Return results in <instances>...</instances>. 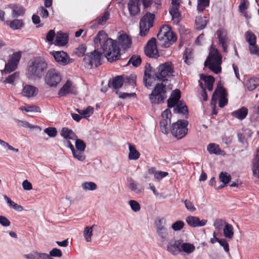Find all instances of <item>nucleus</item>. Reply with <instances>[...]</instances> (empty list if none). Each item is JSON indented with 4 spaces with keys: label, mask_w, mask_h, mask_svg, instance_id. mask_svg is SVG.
I'll list each match as a JSON object with an SVG mask.
<instances>
[{
    "label": "nucleus",
    "mask_w": 259,
    "mask_h": 259,
    "mask_svg": "<svg viewBox=\"0 0 259 259\" xmlns=\"http://www.w3.org/2000/svg\"><path fill=\"white\" fill-rule=\"evenodd\" d=\"M95 48L102 51L109 62H112L118 60L120 56V49L116 41L109 38L103 30L100 31L94 39ZM102 53L95 50L87 54L83 61L87 66L98 67L101 64Z\"/></svg>",
    "instance_id": "1"
},
{
    "label": "nucleus",
    "mask_w": 259,
    "mask_h": 259,
    "mask_svg": "<svg viewBox=\"0 0 259 259\" xmlns=\"http://www.w3.org/2000/svg\"><path fill=\"white\" fill-rule=\"evenodd\" d=\"M48 68V63L43 58L37 57L30 60L28 63L27 76L29 79H40Z\"/></svg>",
    "instance_id": "2"
},
{
    "label": "nucleus",
    "mask_w": 259,
    "mask_h": 259,
    "mask_svg": "<svg viewBox=\"0 0 259 259\" xmlns=\"http://www.w3.org/2000/svg\"><path fill=\"white\" fill-rule=\"evenodd\" d=\"M221 55L218 50L211 46L209 50V56L204 62V66L205 67L208 66L210 70L217 74L221 70Z\"/></svg>",
    "instance_id": "3"
},
{
    "label": "nucleus",
    "mask_w": 259,
    "mask_h": 259,
    "mask_svg": "<svg viewBox=\"0 0 259 259\" xmlns=\"http://www.w3.org/2000/svg\"><path fill=\"white\" fill-rule=\"evenodd\" d=\"M157 38L160 42V45L165 48L170 47L177 40L176 35L167 25L160 29L157 34Z\"/></svg>",
    "instance_id": "4"
},
{
    "label": "nucleus",
    "mask_w": 259,
    "mask_h": 259,
    "mask_svg": "<svg viewBox=\"0 0 259 259\" xmlns=\"http://www.w3.org/2000/svg\"><path fill=\"white\" fill-rule=\"evenodd\" d=\"M174 72V66L171 62H167L160 64L157 68V72L155 77L157 80L162 81L167 80L168 78L173 76Z\"/></svg>",
    "instance_id": "5"
},
{
    "label": "nucleus",
    "mask_w": 259,
    "mask_h": 259,
    "mask_svg": "<svg viewBox=\"0 0 259 259\" xmlns=\"http://www.w3.org/2000/svg\"><path fill=\"white\" fill-rule=\"evenodd\" d=\"M166 87L162 83L156 84L152 93L149 95V99L152 104L162 102L166 98Z\"/></svg>",
    "instance_id": "6"
},
{
    "label": "nucleus",
    "mask_w": 259,
    "mask_h": 259,
    "mask_svg": "<svg viewBox=\"0 0 259 259\" xmlns=\"http://www.w3.org/2000/svg\"><path fill=\"white\" fill-rule=\"evenodd\" d=\"M227 93L222 87H218L215 90L211 99V105L215 108L217 101L219 100V106L223 108L228 104Z\"/></svg>",
    "instance_id": "7"
},
{
    "label": "nucleus",
    "mask_w": 259,
    "mask_h": 259,
    "mask_svg": "<svg viewBox=\"0 0 259 259\" xmlns=\"http://www.w3.org/2000/svg\"><path fill=\"white\" fill-rule=\"evenodd\" d=\"M155 15L150 13H147L141 18L140 22V34L142 36L147 35L151 27L153 26Z\"/></svg>",
    "instance_id": "8"
},
{
    "label": "nucleus",
    "mask_w": 259,
    "mask_h": 259,
    "mask_svg": "<svg viewBox=\"0 0 259 259\" xmlns=\"http://www.w3.org/2000/svg\"><path fill=\"white\" fill-rule=\"evenodd\" d=\"M188 122L185 120H178L172 125L171 134L178 139L184 137L188 132L187 126Z\"/></svg>",
    "instance_id": "9"
},
{
    "label": "nucleus",
    "mask_w": 259,
    "mask_h": 259,
    "mask_svg": "<svg viewBox=\"0 0 259 259\" xmlns=\"http://www.w3.org/2000/svg\"><path fill=\"white\" fill-rule=\"evenodd\" d=\"M61 80V76L59 72L54 68L49 70L45 77L46 83L50 87H56Z\"/></svg>",
    "instance_id": "10"
},
{
    "label": "nucleus",
    "mask_w": 259,
    "mask_h": 259,
    "mask_svg": "<svg viewBox=\"0 0 259 259\" xmlns=\"http://www.w3.org/2000/svg\"><path fill=\"white\" fill-rule=\"evenodd\" d=\"M171 117V111L168 109L165 110L161 114V119L160 122V129L164 134H167L169 132Z\"/></svg>",
    "instance_id": "11"
},
{
    "label": "nucleus",
    "mask_w": 259,
    "mask_h": 259,
    "mask_svg": "<svg viewBox=\"0 0 259 259\" xmlns=\"http://www.w3.org/2000/svg\"><path fill=\"white\" fill-rule=\"evenodd\" d=\"M216 34L218 39L219 44L222 46L223 51L227 52L230 41L227 31L224 29H220L217 31Z\"/></svg>",
    "instance_id": "12"
},
{
    "label": "nucleus",
    "mask_w": 259,
    "mask_h": 259,
    "mask_svg": "<svg viewBox=\"0 0 259 259\" xmlns=\"http://www.w3.org/2000/svg\"><path fill=\"white\" fill-rule=\"evenodd\" d=\"M145 53L146 56L151 58H156L159 56L155 38H152L148 41L145 49Z\"/></svg>",
    "instance_id": "13"
},
{
    "label": "nucleus",
    "mask_w": 259,
    "mask_h": 259,
    "mask_svg": "<svg viewBox=\"0 0 259 259\" xmlns=\"http://www.w3.org/2000/svg\"><path fill=\"white\" fill-rule=\"evenodd\" d=\"M52 55L55 61L62 65H66L72 62V59L63 51L53 52Z\"/></svg>",
    "instance_id": "14"
},
{
    "label": "nucleus",
    "mask_w": 259,
    "mask_h": 259,
    "mask_svg": "<svg viewBox=\"0 0 259 259\" xmlns=\"http://www.w3.org/2000/svg\"><path fill=\"white\" fill-rule=\"evenodd\" d=\"M165 220L163 218L158 219L155 223L156 232L159 236L163 239H166L168 236L167 230L165 226Z\"/></svg>",
    "instance_id": "15"
},
{
    "label": "nucleus",
    "mask_w": 259,
    "mask_h": 259,
    "mask_svg": "<svg viewBox=\"0 0 259 259\" xmlns=\"http://www.w3.org/2000/svg\"><path fill=\"white\" fill-rule=\"evenodd\" d=\"M155 73H153L152 68L150 64L146 65L143 80L147 88H148L152 85V79H157V78L155 77Z\"/></svg>",
    "instance_id": "16"
},
{
    "label": "nucleus",
    "mask_w": 259,
    "mask_h": 259,
    "mask_svg": "<svg viewBox=\"0 0 259 259\" xmlns=\"http://www.w3.org/2000/svg\"><path fill=\"white\" fill-rule=\"evenodd\" d=\"M181 240H170L167 244V250L171 254L176 255L181 252Z\"/></svg>",
    "instance_id": "17"
},
{
    "label": "nucleus",
    "mask_w": 259,
    "mask_h": 259,
    "mask_svg": "<svg viewBox=\"0 0 259 259\" xmlns=\"http://www.w3.org/2000/svg\"><path fill=\"white\" fill-rule=\"evenodd\" d=\"M186 221L189 226L194 228L204 226L207 222L206 220H200L198 217L192 215L187 217Z\"/></svg>",
    "instance_id": "18"
},
{
    "label": "nucleus",
    "mask_w": 259,
    "mask_h": 259,
    "mask_svg": "<svg viewBox=\"0 0 259 259\" xmlns=\"http://www.w3.org/2000/svg\"><path fill=\"white\" fill-rule=\"evenodd\" d=\"M24 257L26 259H53L48 255V253L39 252L33 251L28 254H24Z\"/></svg>",
    "instance_id": "19"
},
{
    "label": "nucleus",
    "mask_w": 259,
    "mask_h": 259,
    "mask_svg": "<svg viewBox=\"0 0 259 259\" xmlns=\"http://www.w3.org/2000/svg\"><path fill=\"white\" fill-rule=\"evenodd\" d=\"M118 44L124 50L128 49L132 44L131 38L125 34H121L118 37Z\"/></svg>",
    "instance_id": "20"
},
{
    "label": "nucleus",
    "mask_w": 259,
    "mask_h": 259,
    "mask_svg": "<svg viewBox=\"0 0 259 259\" xmlns=\"http://www.w3.org/2000/svg\"><path fill=\"white\" fill-rule=\"evenodd\" d=\"M139 1V0H130L129 1L128 9L131 16H135L140 12Z\"/></svg>",
    "instance_id": "21"
},
{
    "label": "nucleus",
    "mask_w": 259,
    "mask_h": 259,
    "mask_svg": "<svg viewBox=\"0 0 259 259\" xmlns=\"http://www.w3.org/2000/svg\"><path fill=\"white\" fill-rule=\"evenodd\" d=\"M61 136L65 140H74L77 138L76 134L72 130L67 127H63L60 132Z\"/></svg>",
    "instance_id": "22"
},
{
    "label": "nucleus",
    "mask_w": 259,
    "mask_h": 259,
    "mask_svg": "<svg viewBox=\"0 0 259 259\" xmlns=\"http://www.w3.org/2000/svg\"><path fill=\"white\" fill-rule=\"evenodd\" d=\"M38 92L36 88L31 85H25L23 89L22 94L24 96L31 97L35 96Z\"/></svg>",
    "instance_id": "23"
},
{
    "label": "nucleus",
    "mask_w": 259,
    "mask_h": 259,
    "mask_svg": "<svg viewBox=\"0 0 259 259\" xmlns=\"http://www.w3.org/2000/svg\"><path fill=\"white\" fill-rule=\"evenodd\" d=\"M179 5L170 6L169 10V13L172 17V20L174 21V23L177 24L179 22L181 16L179 12Z\"/></svg>",
    "instance_id": "24"
},
{
    "label": "nucleus",
    "mask_w": 259,
    "mask_h": 259,
    "mask_svg": "<svg viewBox=\"0 0 259 259\" xmlns=\"http://www.w3.org/2000/svg\"><path fill=\"white\" fill-rule=\"evenodd\" d=\"M70 93H72V83L70 81L68 80L60 89L58 92V95L60 97H63Z\"/></svg>",
    "instance_id": "25"
},
{
    "label": "nucleus",
    "mask_w": 259,
    "mask_h": 259,
    "mask_svg": "<svg viewBox=\"0 0 259 259\" xmlns=\"http://www.w3.org/2000/svg\"><path fill=\"white\" fill-rule=\"evenodd\" d=\"M247 114L248 109L245 107H242L232 112L231 115L240 120H242L246 117Z\"/></svg>",
    "instance_id": "26"
},
{
    "label": "nucleus",
    "mask_w": 259,
    "mask_h": 259,
    "mask_svg": "<svg viewBox=\"0 0 259 259\" xmlns=\"http://www.w3.org/2000/svg\"><path fill=\"white\" fill-rule=\"evenodd\" d=\"M207 150L211 154L223 155L224 154V151L220 149L218 145L214 143L208 144L207 147Z\"/></svg>",
    "instance_id": "27"
},
{
    "label": "nucleus",
    "mask_w": 259,
    "mask_h": 259,
    "mask_svg": "<svg viewBox=\"0 0 259 259\" xmlns=\"http://www.w3.org/2000/svg\"><path fill=\"white\" fill-rule=\"evenodd\" d=\"M67 35L66 34L59 32L57 33L55 45L59 46L65 45L67 43Z\"/></svg>",
    "instance_id": "28"
},
{
    "label": "nucleus",
    "mask_w": 259,
    "mask_h": 259,
    "mask_svg": "<svg viewBox=\"0 0 259 259\" xmlns=\"http://www.w3.org/2000/svg\"><path fill=\"white\" fill-rule=\"evenodd\" d=\"M200 79L204 81L207 90L209 91H211L213 89L214 78L211 76H205L204 74H201Z\"/></svg>",
    "instance_id": "29"
},
{
    "label": "nucleus",
    "mask_w": 259,
    "mask_h": 259,
    "mask_svg": "<svg viewBox=\"0 0 259 259\" xmlns=\"http://www.w3.org/2000/svg\"><path fill=\"white\" fill-rule=\"evenodd\" d=\"M4 199L7 202L9 206L14 209L15 210L20 212L24 210L23 206L20 205L12 201L9 197H8L7 195H4L3 196Z\"/></svg>",
    "instance_id": "30"
},
{
    "label": "nucleus",
    "mask_w": 259,
    "mask_h": 259,
    "mask_svg": "<svg viewBox=\"0 0 259 259\" xmlns=\"http://www.w3.org/2000/svg\"><path fill=\"white\" fill-rule=\"evenodd\" d=\"M195 249V246L190 243H182L181 242V250L187 254H190L194 252Z\"/></svg>",
    "instance_id": "31"
},
{
    "label": "nucleus",
    "mask_w": 259,
    "mask_h": 259,
    "mask_svg": "<svg viewBox=\"0 0 259 259\" xmlns=\"http://www.w3.org/2000/svg\"><path fill=\"white\" fill-rule=\"evenodd\" d=\"M6 25H9L10 28L13 30H17L21 29L23 26V21L22 20L15 19L9 23L8 21H6Z\"/></svg>",
    "instance_id": "32"
},
{
    "label": "nucleus",
    "mask_w": 259,
    "mask_h": 259,
    "mask_svg": "<svg viewBox=\"0 0 259 259\" xmlns=\"http://www.w3.org/2000/svg\"><path fill=\"white\" fill-rule=\"evenodd\" d=\"M129 153L128 158L131 160H137L140 156V153L136 150L135 147L128 144Z\"/></svg>",
    "instance_id": "33"
},
{
    "label": "nucleus",
    "mask_w": 259,
    "mask_h": 259,
    "mask_svg": "<svg viewBox=\"0 0 259 259\" xmlns=\"http://www.w3.org/2000/svg\"><path fill=\"white\" fill-rule=\"evenodd\" d=\"M252 170L253 175L255 177L259 178V155H256L252 161Z\"/></svg>",
    "instance_id": "34"
},
{
    "label": "nucleus",
    "mask_w": 259,
    "mask_h": 259,
    "mask_svg": "<svg viewBox=\"0 0 259 259\" xmlns=\"http://www.w3.org/2000/svg\"><path fill=\"white\" fill-rule=\"evenodd\" d=\"M12 16L14 18L23 15L25 13V10L21 6L13 5L12 7Z\"/></svg>",
    "instance_id": "35"
},
{
    "label": "nucleus",
    "mask_w": 259,
    "mask_h": 259,
    "mask_svg": "<svg viewBox=\"0 0 259 259\" xmlns=\"http://www.w3.org/2000/svg\"><path fill=\"white\" fill-rule=\"evenodd\" d=\"M123 82V77L122 76H117L113 78L111 84L114 89H118L122 86Z\"/></svg>",
    "instance_id": "36"
},
{
    "label": "nucleus",
    "mask_w": 259,
    "mask_h": 259,
    "mask_svg": "<svg viewBox=\"0 0 259 259\" xmlns=\"http://www.w3.org/2000/svg\"><path fill=\"white\" fill-rule=\"evenodd\" d=\"M76 111L83 117L87 118L93 114L94 108L89 106L85 109H77Z\"/></svg>",
    "instance_id": "37"
},
{
    "label": "nucleus",
    "mask_w": 259,
    "mask_h": 259,
    "mask_svg": "<svg viewBox=\"0 0 259 259\" xmlns=\"http://www.w3.org/2000/svg\"><path fill=\"white\" fill-rule=\"evenodd\" d=\"M224 235L226 238L231 239L233 236V227L229 224H226L224 228Z\"/></svg>",
    "instance_id": "38"
},
{
    "label": "nucleus",
    "mask_w": 259,
    "mask_h": 259,
    "mask_svg": "<svg viewBox=\"0 0 259 259\" xmlns=\"http://www.w3.org/2000/svg\"><path fill=\"white\" fill-rule=\"evenodd\" d=\"M94 226V225L91 227L87 226L84 229L83 235L87 242H91L92 240Z\"/></svg>",
    "instance_id": "39"
},
{
    "label": "nucleus",
    "mask_w": 259,
    "mask_h": 259,
    "mask_svg": "<svg viewBox=\"0 0 259 259\" xmlns=\"http://www.w3.org/2000/svg\"><path fill=\"white\" fill-rule=\"evenodd\" d=\"M81 188L85 191H94L97 189V186L93 182H85L81 184Z\"/></svg>",
    "instance_id": "40"
},
{
    "label": "nucleus",
    "mask_w": 259,
    "mask_h": 259,
    "mask_svg": "<svg viewBox=\"0 0 259 259\" xmlns=\"http://www.w3.org/2000/svg\"><path fill=\"white\" fill-rule=\"evenodd\" d=\"M184 62L189 65L192 63L193 60V54L190 49H186L183 55Z\"/></svg>",
    "instance_id": "41"
},
{
    "label": "nucleus",
    "mask_w": 259,
    "mask_h": 259,
    "mask_svg": "<svg viewBox=\"0 0 259 259\" xmlns=\"http://www.w3.org/2000/svg\"><path fill=\"white\" fill-rule=\"evenodd\" d=\"M71 152L75 159L81 162H83L85 160L86 157L84 154V151L75 150L74 148Z\"/></svg>",
    "instance_id": "42"
},
{
    "label": "nucleus",
    "mask_w": 259,
    "mask_h": 259,
    "mask_svg": "<svg viewBox=\"0 0 259 259\" xmlns=\"http://www.w3.org/2000/svg\"><path fill=\"white\" fill-rule=\"evenodd\" d=\"M174 111L175 113L185 114L188 113V109L186 105L184 103L180 102L174 108Z\"/></svg>",
    "instance_id": "43"
},
{
    "label": "nucleus",
    "mask_w": 259,
    "mask_h": 259,
    "mask_svg": "<svg viewBox=\"0 0 259 259\" xmlns=\"http://www.w3.org/2000/svg\"><path fill=\"white\" fill-rule=\"evenodd\" d=\"M258 85V80L256 78H250L246 83V87L249 91L254 90Z\"/></svg>",
    "instance_id": "44"
},
{
    "label": "nucleus",
    "mask_w": 259,
    "mask_h": 259,
    "mask_svg": "<svg viewBox=\"0 0 259 259\" xmlns=\"http://www.w3.org/2000/svg\"><path fill=\"white\" fill-rule=\"evenodd\" d=\"M219 180L224 185H227L231 181V177L226 172H221L219 175Z\"/></svg>",
    "instance_id": "45"
},
{
    "label": "nucleus",
    "mask_w": 259,
    "mask_h": 259,
    "mask_svg": "<svg viewBox=\"0 0 259 259\" xmlns=\"http://www.w3.org/2000/svg\"><path fill=\"white\" fill-rule=\"evenodd\" d=\"M245 39L249 44V46H251L256 44V36L251 31H247L245 33Z\"/></svg>",
    "instance_id": "46"
},
{
    "label": "nucleus",
    "mask_w": 259,
    "mask_h": 259,
    "mask_svg": "<svg viewBox=\"0 0 259 259\" xmlns=\"http://www.w3.org/2000/svg\"><path fill=\"white\" fill-rule=\"evenodd\" d=\"M129 189L137 194L142 193L144 191L142 187H139L137 184L133 180H131L128 185Z\"/></svg>",
    "instance_id": "47"
},
{
    "label": "nucleus",
    "mask_w": 259,
    "mask_h": 259,
    "mask_svg": "<svg viewBox=\"0 0 259 259\" xmlns=\"http://www.w3.org/2000/svg\"><path fill=\"white\" fill-rule=\"evenodd\" d=\"M196 23L198 29H203L207 24V20L205 17H197L196 19Z\"/></svg>",
    "instance_id": "48"
},
{
    "label": "nucleus",
    "mask_w": 259,
    "mask_h": 259,
    "mask_svg": "<svg viewBox=\"0 0 259 259\" xmlns=\"http://www.w3.org/2000/svg\"><path fill=\"white\" fill-rule=\"evenodd\" d=\"M17 64L11 61H9L5 65V69L2 71L4 73H8L14 71L17 68Z\"/></svg>",
    "instance_id": "49"
},
{
    "label": "nucleus",
    "mask_w": 259,
    "mask_h": 259,
    "mask_svg": "<svg viewBox=\"0 0 259 259\" xmlns=\"http://www.w3.org/2000/svg\"><path fill=\"white\" fill-rule=\"evenodd\" d=\"M19 110L21 111H25L27 112H40V109L39 107L36 106H21L19 108Z\"/></svg>",
    "instance_id": "50"
},
{
    "label": "nucleus",
    "mask_w": 259,
    "mask_h": 259,
    "mask_svg": "<svg viewBox=\"0 0 259 259\" xmlns=\"http://www.w3.org/2000/svg\"><path fill=\"white\" fill-rule=\"evenodd\" d=\"M141 58L139 56L133 55L128 61V64H132L135 67L139 66L141 63Z\"/></svg>",
    "instance_id": "51"
},
{
    "label": "nucleus",
    "mask_w": 259,
    "mask_h": 259,
    "mask_svg": "<svg viewBox=\"0 0 259 259\" xmlns=\"http://www.w3.org/2000/svg\"><path fill=\"white\" fill-rule=\"evenodd\" d=\"M75 140V150L84 151L86 147L85 143L82 140L77 139V138Z\"/></svg>",
    "instance_id": "52"
},
{
    "label": "nucleus",
    "mask_w": 259,
    "mask_h": 259,
    "mask_svg": "<svg viewBox=\"0 0 259 259\" xmlns=\"http://www.w3.org/2000/svg\"><path fill=\"white\" fill-rule=\"evenodd\" d=\"M209 0H198L197 10L199 11H203L209 5Z\"/></svg>",
    "instance_id": "53"
},
{
    "label": "nucleus",
    "mask_w": 259,
    "mask_h": 259,
    "mask_svg": "<svg viewBox=\"0 0 259 259\" xmlns=\"http://www.w3.org/2000/svg\"><path fill=\"white\" fill-rule=\"evenodd\" d=\"M19 122L21 123V125L24 127L29 128L30 130L36 129L39 132L41 131V128L39 126L31 124L27 121L20 120Z\"/></svg>",
    "instance_id": "54"
},
{
    "label": "nucleus",
    "mask_w": 259,
    "mask_h": 259,
    "mask_svg": "<svg viewBox=\"0 0 259 259\" xmlns=\"http://www.w3.org/2000/svg\"><path fill=\"white\" fill-rule=\"evenodd\" d=\"M136 76L132 74L123 77L124 82L131 84L133 87L136 85Z\"/></svg>",
    "instance_id": "55"
},
{
    "label": "nucleus",
    "mask_w": 259,
    "mask_h": 259,
    "mask_svg": "<svg viewBox=\"0 0 259 259\" xmlns=\"http://www.w3.org/2000/svg\"><path fill=\"white\" fill-rule=\"evenodd\" d=\"M185 226V223L182 221H178L171 225L172 229L175 231H178L182 230Z\"/></svg>",
    "instance_id": "56"
},
{
    "label": "nucleus",
    "mask_w": 259,
    "mask_h": 259,
    "mask_svg": "<svg viewBox=\"0 0 259 259\" xmlns=\"http://www.w3.org/2000/svg\"><path fill=\"white\" fill-rule=\"evenodd\" d=\"M19 74L18 72H15L13 74L9 76L4 81L5 83L13 84L14 81L17 80L19 78Z\"/></svg>",
    "instance_id": "57"
},
{
    "label": "nucleus",
    "mask_w": 259,
    "mask_h": 259,
    "mask_svg": "<svg viewBox=\"0 0 259 259\" xmlns=\"http://www.w3.org/2000/svg\"><path fill=\"white\" fill-rule=\"evenodd\" d=\"M44 132L50 137H55L57 134V131L55 127H49L44 130Z\"/></svg>",
    "instance_id": "58"
},
{
    "label": "nucleus",
    "mask_w": 259,
    "mask_h": 259,
    "mask_svg": "<svg viewBox=\"0 0 259 259\" xmlns=\"http://www.w3.org/2000/svg\"><path fill=\"white\" fill-rule=\"evenodd\" d=\"M86 50V46L83 44H81L79 45L78 48L75 49L74 53L76 55H77L79 57L82 56L84 54Z\"/></svg>",
    "instance_id": "59"
},
{
    "label": "nucleus",
    "mask_w": 259,
    "mask_h": 259,
    "mask_svg": "<svg viewBox=\"0 0 259 259\" xmlns=\"http://www.w3.org/2000/svg\"><path fill=\"white\" fill-rule=\"evenodd\" d=\"M131 209L135 212L139 211L141 209L140 204L136 200H131L129 201Z\"/></svg>",
    "instance_id": "60"
},
{
    "label": "nucleus",
    "mask_w": 259,
    "mask_h": 259,
    "mask_svg": "<svg viewBox=\"0 0 259 259\" xmlns=\"http://www.w3.org/2000/svg\"><path fill=\"white\" fill-rule=\"evenodd\" d=\"M48 255H50V257L52 256L60 257L62 256V253L60 249L54 248L50 251Z\"/></svg>",
    "instance_id": "61"
},
{
    "label": "nucleus",
    "mask_w": 259,
    "mask_h": 259,
    "mask_svg": "<svg viewBox=\"0 0 259 259\" xmlns=\"http://www.w3.org/2000/svg\"><path fill=\"white\" fill-rule=\"evenodd\" d=\"M110 16L109 13L106 12L104 15L98 19V24L99 25H103L107 20L109 19Z\"/></svg>",
    "instance_id": "62"
},
{
    "label": "nucleus",
    "mask_w": 259,
    "mask_h": 259,
    "mask_svg": "<svg viewBox=\"0 0 259 259\" xmlns=\"http://www.w3.org/2000/svg\"><path fill=\"white\" fill-rule=\"evenodd\" d=\"M21 57V54L20 52L14 53L9 60L10 61L15 63V64H18V62Z\"/></svg>",
    "instance_id": "63"
},
{
    "label": "nucleus",
    "mask_w": 259,
    "mask_h": 259,
    "mask_svg": "<svg viewBox=\"0 0 259 259\" xmlns=\"http://www.w3.org/2000/svg\"><path fill=\"white\" fill-rule=\"evenodd\" d=\"M249 51L251 54L256 55L257 56H259V47L257 46L256 44L251 46H249Z\"/></svg>",
    "instance_id": "64"
}]
</instances>
